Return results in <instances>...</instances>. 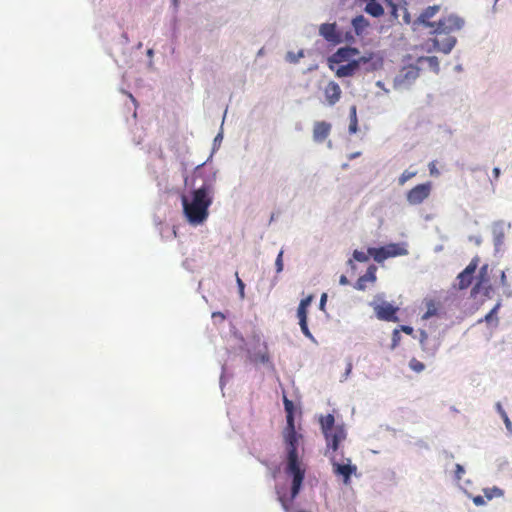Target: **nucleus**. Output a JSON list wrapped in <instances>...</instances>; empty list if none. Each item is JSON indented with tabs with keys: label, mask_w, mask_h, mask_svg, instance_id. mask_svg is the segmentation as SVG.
Returning <instances> with one entry per match:
<instances>
[{
	"label": "nucleus",
	"mask_w": 512,
	"mask_h": 512,
	"mask_svg": "<svg viewBox=\"0 0 512 512\" xmlns=\"http://www.w3.org/2000/svg\"><path fill=\"white\" fill-rule=\"evenodd\" d=\"M440 11V5H432L425 8L417 17L416 22L430 29V34L434 35L431 39L433 48L437 51L448 54L456 44V38L451 34L464 27L463 18L451 14L442 17L437 22L431 19Z\"/></svg>",
	"instance_id": "nucleus-1"
},
{
	"label": "nucleus",
	"mask_w": 512,
	"mask_h": 512,
	"mask_svg": "<svg viewBox=\"0 0 512 512\" xmlns=\"http://www.w3.org/2000/svg\"><path fill=\"white\" fill-rule=\"evenodd\" d=\"M284 442L287 450V465L285 472L292 477L291 486V500H294L302 487L305 477V469L302 468L298 456V440L301 435H298L295 430V424H286L283 431Z\"/></svg>",
	"instance_id": "nucleus-2"
},
{
	"label": "nucleus",
	"mask_w": 512,
	"mask_h": 512,
	"mask_svg": "<svg viewBox=\"0 0 512 512\" xmlns=\"http://www.w3.org/2000/svg\"><path fill=\"white\" fill-rule=\"evenodd\" d=\"M183 212L192 225L202 224L209 215V207L212 204L211 187L202 185L191 191L190 195L181 196Z\"/></svg>",
	"instance_id": "nucleus-3"
},
{
	"label": "nucleus",
	"mask_w": 512,
	"mask_h": 512,
	"mask_svg": "<svg viewBox=\"0 0 512 512\" xmlns=\"http://www.w3.org/2000/svg\"><path fill=\"white\" fill-rule=\"evenodd\" d=\"M320 426L325 437L327 448L337 451L342 441L346 439L347 433L343 425H335V418L332 414L320 417Z\"/></svg>",
	"instance_id": "nucleus-4"
},
{
	"label": "nucleus",
	"mask_w": 512,
	"mask_h": 512,
	"mask_svg": "<svg viewBox=\"0 0 512 512\" xmlns=\"http://www.w3.org/2000/svg\"><path fill=\"white\" fill-rule=\"evenodd\" d=\"M494 288L490 282V269L488 264H484L480 267L478 275L476 277V283L472 288V294H483L486 297H490Z\"/></svg>",
	"instance_id": "nucleus-5"
},
{
	"label": "nucleus",
	"mask_w": 512,
	"mask_h": 512,
	"mask_svg": "<svg viewBox=\"0 0 512 512\" xmlns=\"http://www.w3.org/2000/svg\"><path fill=\"white\" fill-rule=\"evenodd\" d=\"M431 191V182L418 184L407 192L406 199L410 205H419L430 196Z\"/></svg>",
	"instance_id": "nucleus-6"
},
{
	"label": "nucleus",
	"mask_w": 512,
	"mask_h": 512,
	"mask_svg": "<svg viewBox=\"0 0 512 512\" xmlns=\"http://www.w3.org/2000/svg\"><path fill=\"white\" fill-rule=\"evenodd\" d=\"M333 473L337 476H341L343 478V482L345 485L350 484L351 476L356 474L357 466L351 464V459H346V463H339L335 461L333 458L331 459Z\"/></svg>",
	"instance_id": "nucleus-7"
},
{
	"label": "nucleus",
	"mask_w": 512,
	"mask_h": 512,
	"mask_svg": "<svg viewBox=\"0 0 512 512\" xmlns=\"http://www.w3.org/2000/svg\"><path fill=\"white\" fill-rule=\"evenodd\" d=\"M312 300V295L307 296L306 298L300 301L299 306L297 308V318L299 320L301 331L309 339L313 338L307 323L308 307L310 306Z\"/></svg>",
	"instance_id": "nucleus-8"
},
{
	"label": "nucleus",
	"mask_w": 512,
	"mask_h": 512,
	"mask_svg": "<svg viewBox=\"0 0 512 512\" xmlns=\"http://www.w3.org/2000/svg\"><path fill=\"white\" fill-rule=\"evenodd\" d=\"M479 261H480L479 257L475 256L474 258H472V260L467 265V267L462 272H460L458 274L457 281H458V288L460 290L467 289L471 285L472 279H473V274L475 273L476 269L478 268Z\"/></svg>",
	"instance_id": "nucleus-9"
},
{
	"label": "nucleus",
	"mask_w": 512,
	"mask_h": 512,
	"mask_svg": "<svg viewBox=\"0 0 512 512\" xmlns=\"http://www.w3.org/2000/svg\"><path fill=\"white\" fill-rule=\"evenodd\" d=\"M376 317L379 320L383 321H391L397 322L398 318L396 313L398 311L397 307H394L392 304L388 302H382L381 304H375L373 306Z\"/></svg>",
	"instance_id": "nucleus-10"
},
{
	"label": "nucleus",
	"mask_w": 512,
	"mask_h": 512,
	"mask_svg": "<svg viewBox=\"0 0 512 512\" xmlns=\"http://www.w3.org/2000/svg\"><path fill=\"white\" fill-rule=\"evenodd\" d=\"M368 61H369V58L362 56V57L358 58L357 60H352L345 65L339 66L336 69L335 74L339 78L354 76L356 74V72L358 71L360 65L362 63H367Z\"/></svg>",
	"instance_id": "nucleus-11"
},
{
	"label": "nucleus",
	"mask_w": 512,
	"mask_h": 512,
	"mask_svg": "<svg viewBox=\"0 0 512 512\" xmlns=\"http://www.w3.org/2000/svg\"><path fill=\"white\" fill-rule=\"evenodd\" d=\"M420 69L417 66L409 65L404 67L396 78L398 85L406 86L419 77Z\"/></svg>",
	"instance_id": "nucleus-12"
},
{
	"label": "nucleus",
	"mask_w": 512,
	"mask_h": 512,
	"mask_svg": "<svg viewBox=\"0 0 512 512\" xmlns=\"http://www.w3.org/2000/svg\"><path fill=\"white\" fill-rule=\"evenodd\" d=\"M320 35L328 42L338 44L341 42V34L337 31L335 23H324L319 28Z\"/></svg>",
	"instance_id": "nucleus-13"
},
{
	"label": "nucleus",
	"mask_w": 512,
	"mask_h": 512,
	"mask_svg": "<svg viewBox=\"0 0 512 512\" xmlns=\"http://www.w3.org/2000/svg\"><path fill=\"white\" fill-rule=\"evenodd\" d=\"M324 96L328 105H335L341 98L342 90L338 83L329 81L324 87Z\"/></svg>",
	"instance_id": "nucleus-14"
},
{
	"label": "nucleus",
	"mask_w": 512,
	"mask_h": 512,
	"mask_svg": "<svg viewBox=\"0 0 512 512\" xmlns=\"http://www.w3.org/2000/svg\"><path fill=\"white\" fill-rule=\"evenodd\" d=\"M331 132V124L326 121H317L313 126V139L315 142H323Z\"/></svg>",
	"instance_id": "nucleus-15"
},
{
	"label": "nucleus",
	"mask_w": 512,
	"mask_h": 512,
	"mask_svg": "<svg viewBox=\"0 0 512 512\" xmlns=\"http://www.w3.org/2000/svg\"><path fill=\"white\" fill-rule=\"evenodd\" d=\"M359 51L356 48L351 47H344L337 50V52L333 55L332 61L333 62H343V61H349L352 57L357 55Z\"/></svg>",
	"instance_id": "nucleus-16"
},
{
	"label": "nucleus",
	"mask_w": 512,
	"mask_h": 512,
	"mask_svg": "<svg viewBox=\"0 0 512 512\" xmlns=\"http://www.w3.org/2000/svg\"><path fill=\"white\" fill-rule=\"evenodd\" d=\"M352 26L354 28L355 33L357 35H361L369 26V22L363 15H359L352 20Z\"/></svg>",
	"instance_id": "nucleus-17"
},
{
	"label": "nucleus",
	"mask_w": 512,
	"mask_h": 512,
	"mask_svg": "<svg viewBox=\"0 0 512 512\" xmlns=\"http://www.w3.org/2000/svg\"><path fill=\"white\" fill-rule=\"evenodd\" d=\"M407 250L399 244H388L386 245V255L388 258L406 255Z\"/></svg>",
	"instance_id": "nucleus-18"
},
{
	"label": "nucleus",
	"mask_w": 512,
	"mask_h": 512,
	"mask_svg": "<svg viewBox=\"0 0 512 512\" xmlns=\"http://www.w3.org/2000/svg\"><path fill=\"white\" fill-rule=\"evenodd\" d=\"M368 254L371 257H373V259L378 263H381L384 260L388 259L387 255H386V246H383L380 248H369Z\"/></svg>",
	"instance_id": "nucleus-19"
},
{
	"label": "nucleus",
	"mask_w": 512,
	"mask_h": 512,
	"mask_svg": "<svg viewBox=\"0 0 512 512\" xmlns=\"http://www.w3.org/2000/svg\"><path fill=\"white\" fill-rule=\"evenodd\" d=\"M283 403H284V409H285V412H286L287 424H295L294 423V410H295V407H294L293 402L291 400H289L286 396H284Z\"/></svg>",
	"instance_id": "nucleus-20"
},
{
	"label": "nucleus",
	"mask_w": 512,
	"mask_h": 512,
	"mask_svg": "<svg viewBox=\"0 0 512 512\" xmlns=\"http://www.w3.org/2000/svg\"><path fill=\"white\" fill-rule=\"evenodd\" d=\"M427 310L423 314L422 319L427 320L435 315H437L438 307L433 300H428L426 302Z\"/></svg>",
	"instance_id": "nucleus-21"
},
{
	"label": "nucleus",
	"mask_w": 512,
	"mask_h": 512,
	"mask_svg": "<svg viewBox=\"0 0 512 512\" xmlns=\"http://www.w3.org/2000/svg\"><path fill=\"white\" fill-rule=\"evenodd\" d=\"M358 130V120L356 113V106H352L350 108V124H349V132L351 134L356 133Z\"/></svg>",
	"instance_id": "nucleus-22"
},
{
	"label": "nucleus",
	"mask_w": 512,
	"mask_h": 512,
	"mask_svg": "<svg viewBox=\"0 0 512 512\" xmlns=\"http://www.w3.org/2000/svg\"><path fill=\"white\" fill-rule=\"evenodd\" d=\"M484 494H485V497L488 500H491L494 497L502 496L503 495V491L500 488H498V487L486 488V489H484Z\"/></svg>",
	"instance_id": "nucleus-23"
},
{
	"label": "nucleus",
	"mask_w": 512,
	"mask_h": 512,
	"mask_svg": "<svg viewBox=\"0 0 512 512\" xmlns=\"http://www.w3.org/2000/svg\"><path fill=\"white\" fill-rule=\"evenodd\" d=\"M409 367L416 373H420L422 372L424 369H425V365L424 363H422L421 361H419L418 359L416 358H412L410 361H409Z\"/></svg>",
	"instance_id": "nucleus-24"
},
{
	"label": "nucleus",
	"mask_w": 512,
	"mask_h": 512,
	"mask_svg": "<svg viewBox=\"0 0 512 512\" xmlns=\"http://www.w3.org/2000/svg\"><path fill=\"white\" fill-rule=\"evenodd\" d=\"M426 61L428 65L437 73L439 72V61L436 56H429L425 58H421L420 61Z\"/></svg>",
	"instance_id": "nucleus-25"
},
{
	"label": "nucleus",
	"mask_w": 512,
	"mask_h": 512,
	"mask_svg": "<svg viewBox=\"0 0 512 512\" xmlns=\"http://www.w3.org/2000/svg\"><path fill=\"white\" fill-rule=\"evenodd\" d=\"M416 174L415 171L405 170L398 179L399 185H404L408 180L415 177Z\"/></svg>",
	"instance_id": "nucleus-26"
},
{
	"label": "nucleus",
	"mask_w": 512,
	"mask_h": 512,
	"mask_svg": "<svg viewBox=\"0 0 512 512\" xmlns=\"http://www.w3.org/2000/svg\"><path fill=\"white\" fill-rule=\"evenodd\" d=\"M362 277L365 279V281L367 282H375L376 280V267L375 266H370L366 273L364 275H362Z\"/></svg>",
	"instance_id": "nucleus-27"
},
{
	"label": "nucleus",
	"mask_w": 512,
	"mask_h": 512,
	"mask_svg": "<svg viewBox=\"0 0 512 512\" xmlns=\"http://www.w3.org/2000/svg\"><path fill=\"white\" fill-rule=\"evenodd\" d=\"M369 254L363 251L355 250L353 252V258L358 262H366L369 259Z\"/></svg>",
	"instance_id": "nucleus-28"
},
{
	"label": "nucleus",
	"mask_w": 512,
	"mask_h": 512,
	"mask_svg": "<svg viewBox=\"0 0 512 512\" xmlns=\"http://www.w3.org/2000/svg\"><path fill=\"white\" fill-rule=\"evenodd\" d=\"M283 250H281L279 253H278V256L276 258V261H275V267H276V272L277 273H280L283 271Z\"/></svg>",
	"instance_id": "nucleus-29"
},
{
	"label": "nucleus",
	"mask_w": 512,
	"mask_h": 512,
	"mask_svg": "<svg viewBox=\"0 0 512 512\" xmlns=\"http://www.w3.org/2000/svg\"><path fill=\"white\" fill-rule=\"evenodd\" d=\"M235 276H236V282H237V285H238V288H239L240 297L243 299L245 297V292H244L245 284L240 279V277L238 275V272H236Z\"/></svg>",
	"instance_id": "nucleus-30"
},
{
	"label": "nucleus",
	"mask_w": 512,
	"mask_h": 512,
	"mask_svg": "<svg viewBox=\"0 0 512 512\" xmlns=\"http://www.w3.org/2000/svg\"><path fill=\"white\" fill-rule=\"evenodd\" d=\"M303 56H304L303 51H299L297 55H296V54H294V53H292V52H289V53L287 54V59H288L290 62H292V63H296V62L299 60V58H301V57H303Z\"/></svg>",
	"instance_id": "nucleus-31"
},
{
	"label": "nucleus",
	"mask_w": 512,
	"mask_h": 512,
	"mask_svg": "<svg viewBox=\"0 0 512 512\" xmlns=\"http://www.w3.org/2000/svg\"><path fill=\"white\" fill-rule=\"evenodd\" d=\"M428 168H429V172H430L431 176L437 177V176L440 175V172H439V170L436 167V161L430 162L429 165H428Z\"/></svg>",
	"instance_id": "nucleus-32"
},
{
	"label": "nucleus",
	"mask_w": 512,
	"mask_h": 512,
	"mask_svg": "<svg viewBox=\"0 0 512 512\" xmlns=\"http://www.w3.org/2000/svg\"><path fill=\"white\" fill-rule=\"evenodd\" d=\"M500 303H497L494 308L485 316V321L490 322L494 315L497 313L498 309L500 308Z\"/></svg>",
	"instance_id": "nucleus-33"
},
{
	"label": "nucleus",
	"mask_w": 512,
	"mask_h": 512,
	"mask_svg": "<svg viewBox=\"0 0 512 512\" xmlns=\"http://www.w3.org/2000/svg\"><path fill=\"white\" fill-rule=\"evenodd\" d=\"M366 284L367 281H365V279L362 276H360L355 283V288L358 290H364L366 288Z\"/></svg>",
	"instance_id": "nucleus-34"
},
{
	"label": "nucleus",
	"mask_w": 512,
	"mask_h": 512,
	"mask_svg": "<svg viewBox=\"0 0 512 512\" xmlns=\"http://www.w3.org/2000/svg\"><path fill=\"white\" fill-rule=\"evenodd\" d=\"M465 473V470L462 465L456 464L455 466V476L458 480L462 478V475Z\"/></svg>",
	"instance_id": "nucleus-35"
},
{
	"label": "nucleus",
	"mask_w": 512,
	"mask_h": 512,
	"mask_svg": "<svg viewBox=\"0 0 512 512\" xmlns=\"http://www.w3.org/2000/svg\"><path fill=\"white\" fill-rule=\"evenodd\" d=\"M278 500H279V502L281 503V505H282L283 509H284L286 512H291V511H290V508H289V505L287 504V502H286V500H285V497H284V496L279 495V496H278ZM298 512H306V511H303V510H302V511H298Z\"/></svg>",
	"instance_id": "nucleus-36"
},
{
	"label": "nucleus",
	"mask_w": 512,
	"mask_h": 512,
	"mask_svg": "<svg viewBox=\"0 0 512 512\" xmlns=\"http://www.w3.org/2000/svg\"><path fill=\"white\" fill-rule=\"evenodd\" d=\"M473 503L476 506H482L486 503V501L484 500V498L482 496L478 495L473 498Z\"/></svg>",
	"instance_id": "nucleus-37"
},
{
	"label": "nucleus",
	"mask_w": 512,
	"mask_h": 512,
	"mask_svg": "<svg viewBox=\"0 0 512 512\" xmlns=\"http://www.w3.org/2000/svg\"><path fill=\"white\" fill-rule=\"evenodd\" d=\"M500 285L502 287H507L508 286V282H507V277H506L505 271H501V274H500Z\"/></svg>",
	"instance_id": "nucleus-38"
},
{
	"label": "nucleus",
	"mask_w": 512,
	"mask_h": 512,
	"mask_svg": "<svg viewBox=\"0 0 512 512\" xmlns=\"http://www.w3.org/2000/svg\"><path fill=\"white\" fill-rule=\"evenodd\" d=\"M502 418L507 428H511L512 424L505 411H502Z\"/></svg>",
	"instance_id": "nucleus-39"
},
{
	"label": "nucleus",
	"mask_w": 512,
	"mask_h": 512,
	"mask_svg": "<svg viewBox=\"0 0 512 512\" xmlns=\"http://www.w3.org/2000/svg\"><path fill=\"white\" fill-rule=\"evenodd\" d=\"M326 301H327V294L324 293V294H322L321 299H320V303H319V308L321 310L325 309Z\"/></svg>",
	"instance_id": "nucleus-40"
},
{
	"label": "nucleus",
	"mask_w": 512,
	"mask_h": 512,
	"mask_svg": "<svg viewBox=\"0 0 512 512\" xmlns=\"http://www.w3.org/2000/svg\"><path fill=\"white\" fill-rule=\"evenodd\" d=\"M400 329H401V331H403L404 333H406L408 335H411L413 333V328L411 326L402 325V326H400Z\"/></svg>",
	"instance_id": "nucleus-41"
},
{
	"label": "nucleus",
	"mask_w": 512,
	"mask_h": 512,
	"mask_svg": "<svg viewBox=\"0 0 512 512\" xmlns=\"http://www.w3.org/2000/svg\"><path fill=\"white\" fill-rule=\"evenodd\" d=\"M400 338V335H399V330L398 329H395L393 331V342H394V345L397 343V341L399 340Z\"/></svg>",
	"instance_id": "nucleus-42"
},
{
	"label": "nucleus",
	"mask_w": 512,
	"mask_h": 512,
	"mask_svg": "<svg viewBox=\"0 0 512 512\" xmlns=\"http://www.w3.org/2000/svg\"><path fill=\"white\" fill-rule=\"evenodd\" d=\"M427 337H428V336H427V333H426V332H424V331H422V332H421V338H420V343H421V345H424V342H425V340L427 339Z\"/></svg>",
	"instance_id": "nucleus-43"
},
{
	"label": "nucleus",
	"mask_w": 512,
	"mask_h": 512,
	"mask_svg": "<svg viewBox=\"0 0 512 512\" xmlns=\"http://www.w3.org/2000/svg\"><path fill=\"white\" fill-rule=\"evenodd\" d=\"M493 175H494L495 179L499 178V176H500V169L498 167H495L493 169Z\"/></svg>",
	"instance_id": "nucleus-44"
},
{
	"label": "nucleus",
	"mask_w": 512,
	"mask_h": 512,
	"mask_svg": "<svg viewBox=\"0 0 512 512\" xmlns=\"http://www.w3.org/2000/svg\"><path fill=\"white\" fill-rule=\"evenodd\" d=\"M340 283L343 284V285L348 283V280H347L346 276L342 275L340 277Z\"/></svg>",
	"instance_id": "nucleus-45"
},
{
	"label": "nucleus",
	"mask_w": 512,
	"mask_h": 512,
	"mask_svg": "<svg viewBox=\"0 0 512 512\" xmlns=\"http://www.w3.org/2000/svg\"><path fill=\"white\" fill-rule=\"evenodd\" d=\"M496 407H497L498 412L502 415V411H504V409L502 408V405L500 403H497Z\"/></svg>",
	"instance_id": "nucleus-46"
},
{
	"label": "nucleus",
	"mask_w": 512,
	"mask_h": 512,
	"mask_svg": "<svg viewBox=\"0 0 512 512\" xmlns=\"http://www.w3.org/2000/svg\"><path fill=\"white\" fill-rule=\"evenodd\" d=\"M171 1H172V5L174 6V8L177 9L179 6V0H171Z\"/></svg>",
	"instance_id": "nucleus-47"
},
{
	"label": "nucleus",
	"mask_w": 512,
	"mask_h": 512,
	"mask_svg": "<svg viewBox=\"0 0 512 512\" xmlns=\"http://www.w3.org/2000/svg\"><path fill=\"white\" fill-rule=\"evenodd\" d=\"M352 370V364L349 363L348 366H347V369H346V375H348Z\"/></svg>",
	"instance_id": "nucleus-48"
},
{
	"label": "nucleus",
	"mask_w": 512,
	"mask_h": 512,
	"mask_svg": "<svg viewBox=\"0 0 512 512\" xmlns=\"http://www.w3.org/2000/svg\"><path fill=\"white\" fill-rule=\"evenodd\" d=\"M216 315H218V317H222V318L224 317L223 314H221V313H213V317H215Z\"/></svg>",
	"instance_id": "nucleus-49"
}]
</instances>
